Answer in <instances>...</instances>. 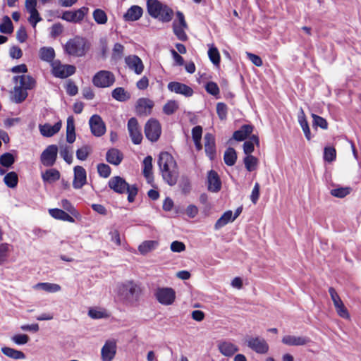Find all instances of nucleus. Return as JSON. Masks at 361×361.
<instances>
[{
    "mask_svg": "<svg viewBox=\"0 0 361 361\" xmlns=\"http://www.w3.org/2000/svg\"><path fill=\"white\" fill-rule=\"evenodd\" d=\"M158 166L164 180L171 186L175 185L178 178L177 164L173 156L167 152L159 154Z\"/></svg>",
    "mask_w": 361,
    "mask_h": 361,
    "instance_id": "nucleus-1",
    "label": "nucleus"
},
{
    "mask_svg": "<svg viewBox=\"0 0 361 361\" xmlns=\"http://www.w3.org/2000/svg\"><path fill=\"white\" fill-rule=\"evenodd\" d=\"M147 8L151 17L162 23L170 22L173 18V10L159 0H147Z\"/></svg>",
    "mask_w": 361,
    "mask_h": 361,
    "instance_id": "nucleus-2",
    "label": "nucleus"
},
{
    "mask_svg": "<svg viewBox=\"0 0 361 361\" xmlns=\"http://www.w3.org/2000/svg\"><path fill=\"white\" fill-rule=\"evenodd\" d=\"M109 186L114 192L123 194L128 193V200L133 202L137 194V188L135 185H130L123 178L114 176L109 180Z\"/></svg>",
    "mask_w": 361,
    "mask_h": 361,
    "instance_id": "nucleus-3",
    "label": "nucleus"
},
{
    "mask_svg": "<svg viewBox=\"0 0 361 361\" xmlns=\"http://www.w3.org/2000/svg\"><path fill=\"white\" fill-rule=\"evenodd\" d=\"M64 49L68 54L79 57L85 55L89 44L85 38L76 36L66 42Z\"/></svg>",
    "mask_w": 361,
    "mask_h": 361,
    "instance_id": "nucleus-4",
    "label": "nucleus"
},
{
    "mask_svg": "<svg viewBox=\"0 0 361 361\" xmlns=\"http://www.w3.org/2000/svg\"><path fill=\"white\" fill-rule=\"evenodd\" d=\"M140 293V288L133 281H127L123 283L118 289V294L123 300L128 302H133L138 298Z\"/></svg>",
    "mask_w": 361,
    "mask_h": 361,
    "instance_id": "nucleus-5",
    "label": "nucleus"
},
{
    "mask_svg": "<svg viewBox=\"0 0 361 361\" xmlns=\"http://www.w3.org/2000/svg\"><path fill=\"white\" fill-rule=\"evenodd\" d=\"M115 82L114 73L109 71H99L92 78V83L97 87L106 88Z\"/></svg>",
    "mask_w": 361,
    "mask_h": 361,
    "instance_id": "nucleus-6",
    "label": "nucleus"
},
{
    "mask_svg": "<svg viewBox=\"0 0 361 361\" xmlns=\"http://www.w3.org/2000/svg\"><path fill=\"white\" fill-rule=\"evenodd\" d=\"M156 300L163 305H171L176 300V292L172 288L159 287L154 291Z\"/></svg>",
    "mask_w": 361,
    "mask_h": 361,
    "instance_id": "nucleus-7",
    "label": "nucleus"
},
{
    "mask_svg": "<svg viewBox=\"0 0 361 361\" xmlns=\"http://www.w3.org/2000/svg\"><path fill=\"white\" fill-rule=\"evenodd\" d=\"M247 346L258 354L268 353L269 346L266 340L259 336H250L245 339Z\"/></svg>",
    "mask_w": 361,
    "mask_h": 361,
    "instance_id": "nucleus-8",
    "label": "nucleus"
},
{
    "mask_svg": "<svg viewBox=\"0 0 361 361\" xmlns=\"http://www.w3.org/2000/svg\"><path fill=\"white\" fill-rule=\"evenodd\" d=\"M145 133L149 140L157 141L161 133L160 123L157 119L150 118L145 124Z\"/></svg>",
    "mask_w": 361,
    "mask_h": 361,
    "instance_id": "nucleus-9",
    "label": "nucleus"
},
{
    "mask_svg": "<svg viewBox=\"0 0 361 361\" xmlns=\"http://www.w3.org/2000/svg\"><path fill=\"white\" fill-rule=\"evenodd\" d=\"M52 74L59 78H66L75 72V67L72 65H63L59 61H54L51 63Z\"/></svg>",
    "mask_w": 361,
    "mask_h": 361,
    "instance_id": "nucleus-10",
    "label": "nucleus"
},
{
    "mask_svg": "<svg viewBox=\"0 0 361 361\" xmlns=\"http://www.w3.org/2000/svg\"><path fill=\"white\" fill-rule=\"evenodd\" d=\"M58 154V147L56 145H49L41 154L40 161L46 167H51L56 163Z\"/></svg>",
    "mask_w": 361,
    "mask_h": 361,
    "instance_id": "nucleus-11",
    "label": "nucleus"
},
{
    "mask_svg": "<svg viewBox=\"0 0 361 361\" xmlns=\"http://www.w3.org/2000/svg\"><path fill=\"white\" fill-rule=\"evenodd\" d=\"M176 16L178 20H175L173 23V32L179 40L186 41L188 36L185 32V29L188 28V25L184 15L180 11H178Z\"/></svg>",
    "mask_w": 361,
    "mask_h": 361,
    "instance_id": "nucleus-12",
    "label": "nucleus"
},
{
    "mask_svg": "<svg viewBox=\"0 0 361 361\" xmlns=\"http://www.w3.org/2000/svg\"><path fill=\"white\" fill-rule=\"evenodd\" d=\"M329 293L334 302L337 314L342 318L349 319L350 314L348 311L345 307L343 301L341 300L336 290L334 288L330 287L329 289Z\"/></svg>",
    "mask_w": 361,
    "mask_h": 361,
    "instance_id": "nucleus-13",
    "label": "nucleus"
},
{
    "mask_svg": "<svg viewBox=\"0 0 361 361\" xmlns=\"http://www.w3.org/2000/svg\"><path fill=\"white\" fill-rule=\"evenodd\" d=\"M116 341L114 339L107 340L101 349L102 361H112L116 354Z\"/></svg>",
    "mask_w": 361,
    "mask_h": 361,
    "instance_id": "nucleus-14",
    "label": "nucleus"
},
{
    "mask_svg": "<svg viewBox=\"0 0 361 361\" xmlns=\"http://www.w3.org/2000/svg\"><path fill=\"white\" fill-rule=\"evenodd\" d=\"M89 8L83 6L74 11H66L63 13L61 18L67 22L80 23L88 13Z\"/></svg>",
    "mask_w": 361,
    "mask_h": 361,
    "instance_id": "nucleus-15",
    "label": "nucleus"
},
{
    "mask_svg": "<svg viewBox=\"0 0 361 361\" xmlns=\"http://www.w3.org/2000/svg\"><path fill=\"white\" fill-rule=\"evenodd\" d=\"M128 130L132 142L135 145L141 143L142 140V135L141 133V129L135 118H131L128 120Z\"/></svg>",
    "mask_w": 361,
    "mask_h": 361,
    "instance_id": "nucleus-16",
    "label": "nucleus"
},
{
    "mask_svg": "<svg viewBox=\"0 0 361 361\" xmlns=\"http://www.w3.org/2000/svg\"><path fill=\"white\" fill-rule=\"evenodd\" d=\"M92 133L97 137L103 135L106 132V126L102 118L97 114L91 116L89 121Z\"/></svg>",
    "mask_w": 361,
    "mask_h": 361,
    "instance_id": "nucleus-17",
    "label": "nucleus"
},
{
    "mask_svg": "<svg viewBox=\"0 0 361 361\" xmlns=\"http://www.w3.org/2000/svg\"><path fill=\"white\" fill-rule=\"evenodd\" d=\"M311 339L307 336H295V335H285L281 342L288 346H302L308 344Z\"/></svg>",
    "mask_w": 361,
    "mask_h": 361,
    "instance_id": "nucleus-18",
    "label": "nucleus"
},
{
    "mask_svg": "<svg viewBox=\"0 0 361 361\" xmlns=\"http://www.w3.org/2000/svg\"><path fill=\"white\" fill-rule=\"evenodd\" d=\"M167 87L169 91L182 94L186 97L192 96L194 93L193 90L190 87L179 82H170Z\"/></svg>",
    "mask_w": 361,
    "mask_h": 361,
    "instance_id": "nucleus-19",
    "label": "nucleus"
},
{
    "mask_svg": "<svg viewBox=\"0 0 361 361\" xmlns=\"http://www.w3.org/2000/svg\"><path fill=\"white\" fill-rule=\"evenodd\" d=\"M126 66L137 75H140L144 70V65L140 59L136 55H129L125 58Z\"/></svg>",
    "mask_w": 361,
    "mask_h": 361,
    "instance_id": "nucleus-20",
    "label": "nucleus"
},
{
    "mask_svg": "<svg viewBox=\"0 0 361 361\" xmlns=\"http://www.w3.org/2000/svg\"><path fill=\"white\" fill-rule=\"evenodd\" d=\"M154 102L148 98H140L136 103V112L140 116H148L151 114Z\"/></svg>",
    "mask_w": 361,
    "mask_h": 361,
    "instance_id": "nucleus-21",
    "label": "nucleus"
},
{
    "mask_svg": "<svg viewBox=\"0 0 361 361\" xmlns=\"http://www.w3.org/2000/svg\"><path fill=\"white\" fill-rule=\"evenodd\" d=\"M87 180V174L85 169L80 166L74 167V179L73 186L75 189L81 188L85 183Z\"/></svg>",
    "mask_w": 361,
    "mask_h": 361,
    "instance_id": "nucleus-22",
    "label": "nucleus"
},
{
    "mask_svg": "<svg viewBox=\"0 0 361 361\" xmlns=\"http://www.w3.org/2000/svg\"><path fill=\"white\" fill-rule=\"evenodd\" d=\"M208 190L212 192H217L221 188V181L218 173L211 170L207 174Z\"/></svg>",
    "mask_w": 361,
    "mask_h": 361,
    "instance_id": "nucleus-23",
    "label": "nucleus"
},
{
    "mask_svg": "<svg viewBox=\"0 0 361 361\" xmlns=\"http://www.w3.org/2000/svg\"><path fill=\"white\" fill-rule=\"evenodd\" d=\"M61 128V122L58 121L54 125L51 126L49 123H44L39 126L40 133L44 137H51L56 134Z\"/></svg>",
    "mask_w": 361,
    "mask_h": 361,
    "instance_id": "nucleus-24",
    "label": "nucleus"
},
{
    "mask_svg": "<svg viewBox=\"0 0 361 361\" xmlns=\"http://www.w3.org/2000/svg\"><path fill=\"white\" fill-rule=\"evenodd\" d=\"M204 149L207 155L213 159L216 155V145L214 137L211 133L204 135Z\"/></svg>",
    "mask_w": 361,
    "mask_h": 361,
    "instance_id": "nucleus-25",
    "label": "nucleus"
},
{
    "mask_svg": "<svg viewBox=\"0 0 361 361\" xmlns=\"http://www.w3.org/2000/svg\"><path fill=\"white\" fill-rule=\"evenodd\" d=\"M13 79L18 86L26 90L32 89L35 85V79L30 75H22L15 76Z\"/></svg>",
    "mask_w": 361,
    "mask_h": 361,
    "instance_id": "nucleus-26",
    "label": "nucleus"
},
{
    "mask_svg": "<svg viewBox=\"0 0 361 361\" xmlns=\"http://www.w3.org/2000/svg\"><path fill=\"white\" fill-rule=\"evenodd\" d=\"M220 353L226 357H231L238 351V348L235 344L228 341H221L218 344Z\"/></svg>",
    "mask_w": 361,
    "mask_h": 361,
    "instance_id": "nucleus-27",
    "label": "nucleus"
},
{
    "mask_svg": "<svg viewBox=\"0 0 361 361\" xmlns=\"http://www.w3.org/2000/svg\"><path fill=\"white\" fill-rule=\"evenodd\" d=\"M143 10L139 6H132L123 15V18L126 21H135L140 19L142 15Z\"/></svg>",
    "mask_w": 361,
    "mask_h": 361,
    "instance_id": "nucleus-28",
    "label": "nucleus"
},
{
    "mask_svg": "<svg viewBox=\"0 0 361 361\" xmlns=\"http://www.w3.org/2000/svg\"><path fill=\"white\" fill-rule=\"evenodd\" d=\"M106 159L109 164L118 166L122 161L123 156L118 149L111 148L106 152Z\"/></svg>",
    "mask_w": 361,
    "mask_h": 361,
    "instance_id": "nucleus-29",
    "label": "nucleus"
},
{
    "mask_svg": "<svg viewBox=\"0 0 361 361\" xmlns=\"http://www.w3.org/2000/svg\"><path fill=\"white\" fill-rule=\"evenodd\" d=\"M42 179L44 183H53L60 179V172L56 169H49L42 172Z\"/></svg>",
    "mask_w": 361,
    "mask_h": 361,
    "instance_id": "nucleus-30",
    "label": "nucleus"
},
{
    "mask_svg": "<svg viewBox=\"0 0 361 361\" xmlns=\"http://www.w3.org/2000/svg\"><path fill=\"white\" fill-rule=\"evenodd\" d=\"M49 214L51 215V216L56 219L62 220L70 223H73L75 221L73 216L60 209H49Z\"/></svg>",
    "mask_w": 361,
    "mask_h": 361,
    "instance_id": "nucleus-31",
    "label": "nucleus"
},
{
    "mask_svg": "<svg viewBox=\"0 0 361 361\" xmlns=\"http://www.w3.org/2000/svg\"><path fill=\"white\" fill-rule=\"evenodd\" d=\"M252 126L243 125L238 130L234 132L233 138L237 141H243L252 133Z\"/></svg>",
    "mask_w": 361,
    "mask_h": 361,
    "instance_id": "nucleus-32",
    "label": "nucleus"
},
{
    "mask_svg": "<svg viewBox=\"0 0 361 361\" xmlns=\"http://www.w3.org/2000/svg\"><path fill=\"white\" fill-rule=\"evenodd\" d=\"M75 140V123L73 116H68L66 125V141L73 143Z\"/></svg>",
    "mask_w": 361,
    "mask_h": 361,
    "instance_id": "nucleus-33",
    "label": "nucleus"
},
{
    "mask_svg": "<svg viewBox=\"0 0 361 361\" xmlns=\"http://www.w3.org/2000/svg\"><path fill=\"white\" fill-rule=\"evenodd\" d=\"M298 123L300 125L303 133L305 134V137L307 140H310L311 139V133L310 129L309 128L308 122L306 119V116L305 115V113L302 110V109H300V113L298 116Z\"/></svg>",
    "mask_w": 361,
    "mask_h": 361,
    "instance_id": "nucleus-34",
    "label": "nucleus"
},
{
    "mask_svg": "<svg viewBox=\"0 0 361 361\" xmlns=\"http://www.w3.org/2000/svg\"><path fill=\"white\" fill-rule=\"evenodd\" d=\"M39 58L49 63H52L55 57V51L52 47H44L39 49Z\"/></svg>",
    "mask_w": 361,
    "mask_h": 361,
    "instance_id": "nucleus-35",
    "label": "nucleus"
},
{
    "mask_svg": "<svg viewBox=\"0 0 361 361\" xmlns=\"http://www.w3.org/2000/svg\"><path fill=\"white\" fill-rule=\"evenodd\" d=\"M234 219L233 217V212L231 210L226 211L223 215L216 221L214 228L219 230L226 226L229 222H233Z\"/></svg>",
    "mask_w": 361,
    "mask_h": 361,
    "instance_id": "nucleus-36",
    "label": "nucleus"
},
{
    "mask_svg": "<svg viewBox=\"0 0 361 361\" xmlns=\"http://www.w3.org/2000/svg\"><path fill=\"white\" fill-rule=\"evenodd\" d=\"M158 245L159 242L157 240H145L139 245L138 250L142 255H146L155 250Z\"/></svg>",
    "mask_w": 361,
    "mask_h": 361,
    "instance_id": "nucleus-37",
    "label": "nucleus"
},
{
    "mask_svg": "<svg viewBox=\"0 0 361 361\" xmlns=\"http://www.w3.org/2000/svg\"><path fill=\"white\" fill-rule=\"evenodd\" d=\"M144 176L149 182L152 179V158L151 156L146 157L142 162Z\"/></svg>",
    "mask_w": 361,
    "mask_h": 361,
    "instance_id": "nucleus-38",
    "label": "nucleus"
},
{
    "mask_svg": "<svg viewBox=\"0 0 361 361\" xmlns=\"http://www.w3.org/2000/svg\"><path fill=\"white\" fill-rule=\"evenodd\" d=\"M1 352L6 356L13 359L23 360L25 358V355L24 353L9 347H3L1 348Z\"/></svg>",
    "mask_w": 361,
    "mask_h": 361,
    "instance_id": "nucleus-39",
    "label": "nucleus"
},
{
    "mask_svg": "<svg viewBox=\"0 0 361 361\" xmlns=\"http://www.w3.org/2000/svg\"><path fill=\"white\" fill-rule=\"evenodd\" d=\"M34 288L35 289H42L48 293H56L61 289L59 284L51 283H38Z\"/></svg>",
    "mask_w": 361,
    "mask_h": 361,
    "instance_id": "nucleus-40",
    "label": "nucleus"
},
{
    "mask_svg": "<svg viewBox=\"0 0 361 361\" xmlns=\"http://www.w3.org/2000/svg\"><path fill=\"white\" fill-rule=\"evenodd\" d=\"M112 97L119 102H126L130 97V94L123 87H116L111 93Z\"/></svg>",
    "mask_w": 361,
    "mask_h": 361,
    "instance_id": "nucleus-41",
    "label": "nucleus"
},
{
    "mask_svg": "<svg viewBox=\"0 0 361 361\" xmlns=\"http://www.w3.org/2000/svg\"><path fill=\"white\" fill-rule=\"evenodd\" d=\"M237 159V154L235 150L232 148H228L224 155V160L226 165L228 166H233L235 164Z\"/></svg>",
    "mask_w": 361,
    "mask_h": 361,
    "instance_id": "nucleus-42",
    "label": "nucleus"
},
{
    "mask_svg": "<svg viewBox=\"0 0 361 361\" xmlns=\"http://www.w3.org/2000/svg\"><path fill=\"white\" fill-rule=\"evenodd\" d=\"M124 47L120 43H116L114 45L111 53V61L118 62L121 60L124 54Z\"/></svg>",
    "mask_w": 361,
    "mask_h": 361,
    "instance_id": "nucleus-43",
    "label": "nucleus"
},
{
    "mask_svg": "<svg viewBox=\"0 0 361 361\" xmlns=\"http://www.w3.org/2000/svg\"><path fill=\"white\" fill-rule=\"evenodd\" d=\"M13 31V26L11 18L5 16L2 18L0 24V32L3 34H11Z\"/></svg>",
    "mask_w": 361,
    "mask_h": 361,
    "instance_id": "nucleus-44",
    "label": "nucleus"
},
{
    "mask_svg": "<svg viewBox=\"0 0 361 361\" xmlns=\"http://www.w3.org/2000/svg\"><path fill=\"white\" fill-rule=\"evenodd\" d=\"M255 144L259 145V138L256 135H252L250 137V140L245 141L243 144L244 153L247 155H250V154L254 151Z\"/></svg>",
    "mask_w": 361,
    "mask_h": 361,
    "instance_id": "nucleus-45",
    "label": "nucleus"
},
{
    "mask_svg": "<svg viewBox=\"0 0 361 361\" xmlns=\"http://www.w3.org/2000/svg\"><path fill=\"white\" fill-rule=\"evenodd\" d=\"M352 191L350 187H337L334 189L331 190L330 194L338 198H343L349 195Z\"/></svg>",
    "mask_w": 361,
    "mask_h": 361,
    "instance_id": "nucleus-46",
    "label": "nucleus"
},
{
    "mask_svg": "<svg viewBox=\"0 0 361 361\" xmlns=\"http://www.w3.org/2000/svg\"><path fill=\"white\" fill-rule=\"evenodd\" d=\"M27 97V90L16 84L13 91V99L16 103H20Z\"/></svg>",
    "mask_w": 361,
    "mask_h": 361,
    "instance_id": "nucleus-47",
    "label": "nucleus"
},
{
    "mask_svg": "<svg viewBox=\"0 0 361 361\" xmlns=\"http://www.w3.org/2000/svg\"><path fill=\"white\" fill-rule=\"evenodd\" d=\"M4 182L8 188L16 187L18 182L17 173L14 171L8 173L4 178Z\"/></svg>",
    "mask_w": 361,
    "mask_h": 361,
    "instance_id": "nucleus-48",
    "label": "nucleus"
},
{
    "mask_svg": "<svg viewBox=\"0 0 361 361\" xmlns=\"http://www.w3.org/2000/svg\"><path fill=\"white\" fill-rule=\"evenodd\" d=\"M179 108V104L176 100H169L163 106V112L166 115H172Z\"/></svg>",
    "mask_w": 361,
    "mask_h": 361,
    "instance_id": "nucleus-49",
    "label": "nucleus"
},
{
    "mask_svg": "<svg viewBox=\"0 0 361 361\" xmlns=\"http://www.w3.org/2000/svg\"><path fill=\"white\" fill-rule=\"evenodd\" d=\"M208 56L212 63L216 66L220 63V54L216 47L212 45L208 50Z\"/></svg>",
    "mask_w": 361,
    "mask_h": 361,
    "instance_id": "nucleus-50",
    "label": "nucleus"
},
{
    "mask_svg": "<svg viewBox=\"0 0 361 361\" xmlns=\"http://www.w3.org/2000/svg\"><path fill=\"white\" fill-rule=\"evenodd\" d=\"M60 155L67 164H71L72 163L73 153L71 147L67 145L61 146L60 149Z\"/></svg>",
    "mask_w": 361,
    "mask_h": 361,
    "instance_id": "nucleus-51",
    "label": "nucleus"
},
{
    "mask_svg": "<svg viewBox=\"0 0 361 361\" xmlns=\"http://www.w3.org/2000/svg\"><path fill=\"white\" fill-rule=\"evenodd\" d=\"M92 16L94 20L98 24L103 25L107 22V16L106 13L102 9H95L92 13Z\"/></svg>",
    "mask_w": 361,
    "mask_h": 361,
    "instance_id": "nucleus-52",
    "label": "nucleus"
},
{
    "mask_svg": "<svg viewBox=\"0 0 361 361\" xmlns=\"http://www.w3.org/2000/svg\"><path fill=\"white\" fill-rule=\"evenodd\" d=\"M257 159L252 155H247L244 158L245 166L248 171H254L257 167Z\"/></svg>",
    "mask_w": 361,
    "mask_h": 361,
    "instance_id": "nucleus-53",
    "label": "nucleus"
},
{
    "mask_svg": "<svg viewBox=\"0 0 361 361\" xmlns=\"http://www.w3.org/2000/svg\"><path fill=\"white\" fill-rule=\"evenodd\" d=\"M15 161L14 157L12 154L6 152L0 157V164L6 168L10 167Z\"/></svg>",
    "mask_w": 361,
    "mask_h": 361,
    "instance_id": "nucleus-54",
    "label": "nucleus"
},
{
    "mask_svg": "<svg viewBox=\"0 0 361 361\" xmlns=\"http://www.w3.org/2000/svg\"><path fill=\"white\" fill-rule=\"evenodd\" d=\"M61 206L66 210L71 215L77 217L79 216L78 212L75 209V208L73 206V204L70 202L69 200L66 199H63L61 201Z\"/></svg>",
    "mask_w": 361,
    "mask_h": 361,
    "instance_id": "nucleus-55",
    "label": "nucleus"
},
{
    "mask_svg": "<svg viewBox=\"0 0 361 361\" xmlns=\"http://www.w3.org/2000/svg\"><path fill=\"white\" fill-rule=\"evenodd\" d=\"M313 118L312 125L314 127H320L322 129L326 130L328 128V123L326 120L314 114H312Z\"/></svg>",
    "mask_w": 361,
    "mask_h": 361,
    "instance_id": "nucleus-56",
    "label": "nucleus"
},
{
    "mask_svg": "<svg viewBox=\"0 0 361 361\" xmlns=\"http://www.w3.org/2000/svg\"><path fill=\"white\" fill-rule=\"evenodd\" d=\"M27 13L30 14L27 20L31 24L32 27L35 28L37 24L41 20H42V18H41L39 13L37 10L30 11Z\"/></svg>",
    "mask_w": 361,
    "mask_h": 361,
    "instance_id": "nucleus-57",
    "label": "nucleus"
},
{
    "mask_svg": "<svg viewBox=\"0 0 361 361\" xmlns=\"http://www.w3.org/2000/svg\"><path fill=\"white\" fill-rule=\"evenodd\" d=\"M97 171L100 176L108 178L111 173V168L106 164H99L97 166Z\"/></svg>",
    "mask_w": 361,
    "mask_h": 361,
    "instance_id": "nucleus-58",
    "label": "nucleus"
},
{
    "mask_svg": "<svg viewBox=\"0 0 361 361\" xmlns=\"http://www.w3.org/2000/svg\"><path fill=\"white\" fill-rule=\"evenodd\" d=\"M206 91L213 95V96H217L219 94V88L217 85V84L214 82H209L205 85Z\"/></svg>",
    "mask_w": 361,
    "mask_h": 361,
    "instance_id": "nucleus-59",
    "label": "nucleus"
},
{
    "mask_svg": "<svg viewBox=\"0 0 361 361\" xmlns=\"http://www.w3.org/2000/svg\"><path fill=\"white\" fill-rule=\"evenodd\" d=\"M88 315L92 319H102L107 316L105 311H102L95 308L90 309L88 311Z\"/></svg>",
    "mask_w": 361,
    "mask_h": 361,
    "instance_id": "nucleus-60",
    "label": "nucleus"
},
{
    "mask_svg": "<svg viewBox=\"0 0 361 361\" xmlns=\"http://www.w3.org/2000/svg\"><path fill=\"white\" fill-rule=\"evenodd\" d=\"M336 158V150L334 147H325L324 159L328 162H331Z\"/></svg>",
    "mask_w": 361,
    "mask_h": 361,
    "instance_id": "nucleus-61",
    "label": "nucleus"
},
{
    "mask_svg": "<svg viewBox=\"0 0 361 361\" xmlns=\"http://www.w3.org/2000/svg\"><path fill=\"white\" fill-rule=\"evenodd\" d=\"M216 112L221 120H224L227 116V106L224 103H218L216 105Z\"/></svg>",
    "mask_w": 361,
    "mask_h": 361,
    "instance_id": "nucleus-62",
    "label": "nucleus"
},
{
    "mask_svg": "<svg viewBox=\"0 0 361 361\" xmlns=\"http://www.w3.org/2000/svg\"><path fill=\"white\" fill-rule=\"evenodd\" d=\"M11 340L17 345H24L29 341V337L26 334H16L14 335Z\"/></svg>",
    "mask_w": 361,
    "mask_h": 361,
    "instance_id": "nucleus-63",
    "label": "nucleus"
},
{
    "mask_svg": "<svg viewBox=\"0 0 361 361\" xmlns=\"http://www.w3.org/2000/svg\"><path fill=\"white\" fill-rule=\"evenodd\" d=\"M89 149L87 146H84L76 151V157L79 160H85L89 155Z\"/></svg>",
    "mask_w": 361,
    "mask_h": 361,
    "instance_id": "nucleus-64",
    "label": "nucleus"
}]
</instances>
